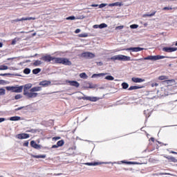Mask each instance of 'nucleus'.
<instances>
[{
  "label": "nucleus",
  "instance_id": "nucleus-1",
  "mask_svg": "<svg viewBox=\"0 0 177 177\" xmlns=\"http://www.w3.org/2000/svg\"><path fill=\"white\" fill-rule=\"evenodd\" d=\"M165 58H169V57H165L164 55H149L146 57L141 58L139 59H135V61L138 60H151V61H156V60H160L161 59H165Z\"/></svg>",
  "mask_w": 177,
  "mask_h": 177
},
{
  "label": "nucleus",
  "instance_id": "nucleus-2",
  "mask_svg": "<svg viewBox=\"0 0 177 177\" xmlns=\"http://www.w3.org/2000/svg\"><path fill=\"white\" fill-rule=\"evenodd\" d=\"M111 60H120L123 62H129V61H131V57L127 55H114L111 57Z\"/></svg>",
  "mask_w": 177,
  "mask_h": 177
},
{
  "label": "nucleus",
  "instance_id": "nucleus-3",
  "mask_svg": "<svg viewBox=\"0 0 177 177\" xmlns=\"http://www.w3.org/2000/svg\"><path fill=\"white\" fill-rule=\"evenodd\" d=\"M6 91H11L12 93H22L23 91V86H20L19 87L15 86H6Z\"/></svg>",
  "mask_w": 177,
  "mask_h": 177
},
{
  "label": "nucleus",
  "instance_id": "nucleus-4",
  "mask_svg": "<svg viewBox=\"0 0 177 177\" xmlns=\"http://www.w3.org/2000/svg\"><path fill=\"white\" fill-rule=\"evenodd\" d=\"M39 94L31 91H24V95L28 99L36 98Z\"/></svg>",
  "mask_w": 177,
  "mask_h": 177
},
{
  "label": "nucleus",
  "instance_id": "nucleus-5",
  "mask_svg": "<svg viewBox=\"0 0 177 177\" xmlns=\"http://www.w3.org/2000/svg\"><path fill=\"white\" fill-rule=\"evenodd\" d=\"M55 58V57H52L50 55H46L42 56L41 58H40V59H41L44 62H53Z\"/></svg>",
  "mask_w": 177,
  "mask_h": 177
},
{
  "label": "nucleus",
  "instance_id": "nucleus-6",
  "mask_svg": "<svg viewBox=\"0 0 177 177\" xmlns=\"http://www.w3.org/2000/svg\"><path fill=\"white\" fill-rule=\"evenodd\" d=\"M78 100H87L90 102H95L98 100V98L96 97L83 96L82 97H78Z\"/></svg>",
  "mask_w": 177,
  "mask_h": 177
},
{
  "label": "nucleus",
  "instance_id": "nucleus-7",
  "mask_svg": "<svg viewBox=\"0 0 177 177\" xmlns=\"http://www.w3.org/2000/svg\"><path fill=\"white\" fill-rule=\"evenodd\" d=\"M82 57L88 59H93L94 57H95V55L92 53L85 52L82 53Z\"/></svg>",
  "mask_w": 177,
  "mask_h": 177
},
{
  "label": "nucleus",
  "instance_id": "nucleus-8",
  "mask_svg": "<svg viewBox=\"0 0 177 177\" xmlns=\"http://www.w3.org/2000/svg\"><path fill=\"white\" fill-rule=\"evenodd\" d=\"M177 50V47H163L162 51L166 53H172Z\"/></svg>",
  "mask_w": 177,
  "mask_h": 177
},
{
  "label": "nucleus",
  "instance_id": "nucleus-9",
  "mask_svg": "<svg viewBox=\"0 0 177 177\" xmlns=\"http://www.w3.org/2000/svg\"><path fill=\"white\" fill-rule=\"evenodd\" d=\"M29 138H30L29 134L25 133H19L18 135H17V138H18L19 140H25Z\"/></svg>",
  "mask_w": 177,
  "mask_h": 177
},
{
  "label": "nucleus",
  "instance_id": "nucleus-10",
  "mask_svg": "<svg viewBox=\"0 0 177 177\" xmlns=\"http://www.w3.org/2000/svg\"><path fill=\"white\" fill-rule=\"evenodd\" d=\"M143 50L144 48L141 47H131L129 48L125 49V50H132V52H140Z\"/></svg>",
  "mask_w": 177,
  "mask_h": 177
},
{
  "label": "nucleus",
  "instance_id": "nucleus-11",
  "mask_svg": "<svg viewBox=\"0 0 177 177\" xmlns=\"http://www.w3.org/2000/svg\"><path fill=\"white\" fill-rule=\"evenodd\" d=\"M30 146L35 149H41V145H37L35 141H30Z\"/></svg>",
  "mask_w": 177,
  "mask_h": 177
},
{
  "label": "nucleus",
  "instance_id": "nucleus-12",
  "mask_svg": "<svg viewBox=\"0 0 177 177\" xmlns=\"http://www.w3.org/2000/svg\"><path fill=\"white\" fill-rule=\"evenodd\" d=\"M68 84H70V86H72L75 88H79L80 83L77 81H66Z\"/></svg>",
  "mask_w": 177,
  "mask_h": 177
},
{
  "label": "nucleus",
  "instance_id": "nucleus-13",
  "mask_svg": "<svg viewBox=\"0 0 177 177\" xmlns=\"http://www.w3.org/2000/svg\"><path fill=\"white\" fill-rule=\"evenodd\" d=\"M66 57H55L53 61L56 64H61Z\"/></svg>",
  "mask_w": 177,
  "mask_h": 177
},
{
  "label": "nucleus",
  "instance_id": "nucleus-14",
  "mask_svg": "<svg viewBox=\"0 0 177 177\" xmlns=\"http://www.w3.org/2000/svg\"><path fill=\"white\" fill-rule=\"evenodd\" d=\"M131 81L134 83H141L145 82V80L139 77H132Z\"/></svg>",
  "mask_w": 177,
  "mask_h": 177
},
{
  "label": "nucleus",
  "instance_id": "nucleus-15",
  "mask_svg": "<svg viewBox=\"0 0 177 177\" xmlns=\"http://www.w3.org/2000/svg\"><path fill=\"white\" fill-rule=\"evenodd\" d=\"M60 64L64 66H72V62L67 58H65V59H64Z\"/></svg>",
  "mask_w": 177,
  "mask_h": 177
},
{
  "label": "nucleus",
  "instance_id": "nucleus-16",
  "mask_svg": "<svg viewBox=\"0 0 177 177\" xmlns=\"http://www.w3.org/2000/svg\"><path fill=\"white\" fill-rule=\"evenodd\" d=\"M41 91V86H35V87H32V88H30L28 91L35 93V92H39Z\"/></svg>",
  "mask_w": 177,
  "mask_h": 177
},
{
  "label": "nucleus",
  "instance_id": "nucleus-17",
  "mask_svg": "<svg viewBox=\"0 0 177 177\" xmlns=\"http://www.w3.org/2000/svg\"><path fill=\"white\" fill-rule=\"evenodd\" d=\"M66 154L68 156H74L75 155L74 148H68V149L66 150Z\"/></svg>",
  "mask_w": 177,
  "mask_h": 177
},
{
  "label": "nucleus",
  "instance_id": "nucleus-18",
  "mask_svg": "<svg viewBox=\"0 0 177 177\" xmlns=\"http://www.w3.org/2000/svg\"><path fill=\"white\" fill-rule=\"evenodd\" d=\"M144 88V86H131L128 88V91H133L137 89H141Z\"/></svg>",
  "mask_w": 177,
  "mask_h": 177
},
{
  "label": "nucleus",
  "instance_id": "nucleus-19",
  "mask_svg": "<svg viewBox=\"0 0 177 177\" xmlns=\"http://www.w3.org/2000/svg\"><path fill=\"white\" fill-rule=\"evenodd\" d=\"M50 84V81H41L39 83V86H48Z\"/></svg>",
  "mask_w": 177,
  "mask_h": 177
},
{
  "label": "nucleus",
  "instance_id": "nucleus-20",
  "mask_svg": "<svg viewBox=\"0 0 177 177\" xmlns=\"http://www.w3.org/2000/svg\"><path fill=\"white\" fill-rule=\"evenodd\" d=\"M41 64H42V62L41 61H39V60H36L32 63V66L35 67L41 66Z\"/></svg>",
  "mask_w": 177,
  "mask_h": 177
},
{
  "label": "nucleus",
  "instance_id": "nucleus-21",
  "mask_svg": "<svg viewBox=\"0 0 177 177\" xmlns=\"http://www.w3.org/2000/svg\"><path fill=\"white\" fill-rule=\"evenodd\" d=\"M33 158H42L44 159L46 158V155H32Z\"/></svg>",
  "mask_w": 177,
  "mask_h": 177
},
{
  "label": "nucleus",
  "instance_id": "nucleus-22",
  "mask_svg": "<svg viewBox=\"0 0 177 177\" xmlns=\"http://www.w3.org/2000/svg\"><path fill=\"white\" fill-rule=\"evenodd\" d=\"M21 21L28 20H36V17H22L20 19Z\"/></svg>",
  "mask_w": 177,
  "mask_h": 177
},
{
  "label": "nucleus",
  "instance_id": "nucleus-23",
  "mask_svg": "<svg viewBox=\"0 0 177 177\" xmlns=\"http://www.w3.org/2000/svg\"><path fill=\"white\" fill-rule=\"evenodd\" d=\"M85 165H88V166H97L99 165H101V163L95 162H87V163H85Z\"/></svg>",
  "mask_w": 177,
  "mask_h": 177
},
{
  "label": "nucleus",
  "instance_id": "nucleus-24",
  "mask_svg": "<svg viewBox=\"0 0 177 177\" xmlns=\"http://www.w3.org/2000/svg\"><path fill=\"white\" fill-rule=\"evenodd\" d=\"M167 159L168 160H169V162H171L173 163H177V159L174 156H170L169 158H167Z\"/></svg>",
  "mask_w": 177,
  "mask_h": 177
},
{
  "label": "nucleus",
  "instance_id": "nucleus-25",
  "mask_svg": "<svg viewBox=\"0 0 177 177\" xmlns=\"http://www.w3.org/2000/svg\"><path fill=\"white\" fill-rule=\"evenodd\" d=\"M158 80H160V81H164V80H169V77L168 76H165V75H161V76L158 77Z\"/></svg>",
  "mask_w": 177,
  "mask_h": 177
},
{
  "label": "nucleus",
  "instance_id": "nucleus-26",
  "mask_svg": "<svg viewBox=\"0 0 177 177\" xmlns=\"http://www.w3.org/2000/svg\"><path fill=\"white\" fill-rule=\"evenodd\" d=\"M21 118L19 116H13L10 118V121H19Z\"/></svg>",
  "mask_w": 177,
  "mask_h": 177
},
{
  "label": "nucleus",
  "instance_id": "nucleus-27",
  "mask_svg": "<svg viewBox=\"0 0 177 177\" xmlns=\"http://www.w3.org/2000/svg\"><path fill=\"white\" fill-rule=\"evenodd\" d=\"M156 12H157L156 11H154V12H151V14L144 15L143 17H152L153 15H156Z\"/></svg>",
  "mask_w": 177,
  "mask_h": 177
},
{
  "label": "nucleus",
  "instance_id": "nucleus-28",
  "mask_svg": "<svg viewBox=\"0 0 177 177\" xmlns=\"http://www.w3.org/2000/svg\"><path fill=\"white\" fill-rule=\"evenodd\" d=\"M32 87L31 84H26L25 85V87L24 88V92L25 91H29L28 89H30Z\"/></svg>",
  "mask_w": 177,
  "mask_h": 177
},
{
  "label": "nucleus",
  "instance_id": "nucleus-29",
  "mask_svg": "<svg viewBox=\"0 0 177 177\" xmlns=\"http://www.w3.org/2000/svg\"><path fill=\"white\" fill-rule=\"evenodd\" d=\"M41 73V68H35L32 70V74L37 75Z\"/></svg>",
  "mask_w": 177,
  "mask_h": 177
},
{
  "label": "nucleus",
  "instance_id": "nucleus-30",
  "mask_svg": "<svg viewBox=\"0 0 177 177\" xmlns=\"http://www.w3.org/2000/svg\"><path fill=\"white\" fill-rule=\"evenodd\" d=\"M30 73H31V69L28 68H26L25 69H24V74L28 75Z\"/></svg>",
  "mask_w": 177,
  "mask_h": 177
},
{
  "label": "nucleus",
  "instance_id": "nucleus-31",
  "mask_svg": "<svg viewBox=\"0 0 177 177\" xmlns=\"http://www.w3.org/2000/svg\"><path fill=\"white\" fill-rule=\"evenodd\" d=\"M56 145L62 147L63 145H64V140H61L57 142V145Z\"/></svg>",
  "mask_w": 177,
  "mask_h": 177
},
{
  "label": "nucleus",
  "instance_id": "nucleus-32",
  "mask_svg": "<svg viewBox=\"0 0 177 177\" xmlns=\"http://www.w3.org/2000/svg\"><path fill=\"white\" fill-rule=\"evenodd\" d=\"M8 69V66L1 65L0 66V71H6Z\"/></svg>",
  "mask_w": 177,
  "mask_h": 177
},
{
  "label": "nucleus",
  "instance_id": "nucleus-33",
  "mask_svg": "<svg viewBox=\"0 0 177 177\" xmlns=\"http://www.w3.org/2000/svg\"><path fill=\"white\" fill-rule=\"evenodd\" d=\"M105 79L108 81H113L114 80V77L111 75L106 76Z\"/></svg>",
  "mask_w": 177,
  "mask_h": 177
},
{
  "label": "nucleus",
  "instance_id": "nucleus-34",
  "mask_svg": "<svg viewBox=\"0 0 177 177\" xmlns=\"http://www.w3.org/2000/svg\"><path fill=\"white\" fill-rule=\"evenodd\" d=\"M80 77L83 78V79H86L87 75H86V73H82L80 74Z\"/></svg>",
  "mask_w": 177,
  "mask_h": 177
},
{
  "label": "nucleus",
  "instance_id": "nucleus-35",
  "mask_svg": "<svg viewBox=\"0 0 177 177\" xmlns=\"http://www.w3.org/2000/svg\"><path fill=\"white\" fill-rule=\"evenodd\" d=\"M104 75H105V74H104V73L93 74V75H92V77H102Z\"/></svg>",
  "mask_w": 177,
  "mask_h": 177
},
{
  "label": "nucleus",
  "instance_id": "nucleus-36",
  "mask_svg": "<svg viewBox=\"0 0 177 177\" xmlns=\"http://www.w3.org/2000/svg\"><path fill=\"white\" fill-rule=\"evenodd\" d=\"M122 88L127 89L129 88V84L127 83H122Z\"/></svg>",
  "mask_w": 177,
  "mask_h": 177
},
{
  "label": "nucleus",
  "instance_id": "nucleus-37",
  "mask_svg": "<svg viewBox=\"0 0 177 177\" xmlns=\"http://www.w3.org/2000/svg\"><path fill=\"white\" fill-rule=\"evenodd\" d=\"M107 28V24H101L99 25V28L102 29V28Z\"/></svg>",
  "mask_w": 177,
  "mask_h": 177
},
{
  "label": "nucleus",
  "instance_id": "nucleus-38",
  "mask_svg": "<svg viewBox=\"0 0 177 177\" xmlns=\"http://www.w3.org/2000/svg\"><path fill=\"white\" fill-rule=\"evenodd\" d=\"M95 88H96V86L91 83H90L88 87H87V88H89V89H94Z\"/></svg>",
  "mask_w": 177,
  "mask_h": 177
},
{
  "label": "nucleus",
  "instance_id": "nucleus-39",
  "mask_svg": "<svg viewBox=\"0 0 177 177\" xmlns=\"http://www.w3.org/2000/svg\"><path fill=\"white\" fill-rule=\"evenodd\" d=\"M6 94V89L0 88V96L4 95Z\"/></svg>",
  "mask_w": 177,
  "mask_h": 177
},
{
  "label": "nucleus",
  "instance_id": "nucleus-40",
  "mask_svg": "<svg viewBox=\"0 0 177 177\" xmlns=\"http://www.w3.org/2000/svg\"><path fill=\"white\" fill-rule=\"evenodd\" d=\"M21 98H22V95H21V94H17V95H15V100H19V99H21Z\"/></svg>",
  "mask_w": 177,
  "mask_h": 177
},
{
  "label": "nucleus",
  "instance_id": "nucleus-41",
  "mask_svg": "<svg viewBox=\"0 0 177 177\" xmlns=\"http://www.w3.org/2000/svg\"><path fill=\"white\" fill-rule=\"evenodd\" d=\"M173 9L171 7H165L162 8V10H172Z\"/></svg>",
  "mask_w": 177,
  "mask_h": 177
},
{
  "label": "nucleus",
  "instance_id": "nucleus-42",
  "mask_svg": "<svg viewBox=\"0 0 177 177\" xmlns=\"http://www.w3.org/2000/svg\"><path fill=\"white\" fill-rule=\"evenodd\" d=\"M138 28V25L137 24H133L131 26H130V28H132V29H135V28Z\"/></svg>",
  "mask_w": 177,
  "mask_h": 177
},
{
  "label": "nucleus",
  "instance_id": "nucleus-43",
  "mask_svg": "<svg viewBox=\"0 0 177 177\" xmlns=\"http://www.w3.org/2000/svg\"><path fill=\"white\" fill-rule=\"evenodd\" d=\"M66 20H75V17L74 16H71V17H66Z\"/></svg>",
  "mask_w": 177,
  "mask_h": 177
},
{
  "label": "nucleus",
  "instance_id": "nucleus-44",
  "mask_svg": "<svg viewBox=\"0 0 177 177\" xmlns=\"http://www.w3.org/2000/svg\"><path fill=\"white\" fill-rule=\"evenodd\" d=\"M124 28V26H118L115 27V30H122Z\"/></svg>",
  "mask_w": 177,
  "mask_h": 177
},
{
  "label": "nucleus",
  "instance_id": "nucleus-45",
  "mask_svg": "<svg viewBox=\"0 0 177 177\" xmlns=\"http://www.w3.org/2000/svg\"><path fill=\"white\" fill-rule=\"evenodd\" d=\"M113 3H115V6H122V3L121 2H115Z\"/></svg>",
  "mask_w": 177,
  "mask_h": 177
},
{
  "label": "nucleus",
  "instance_id": "nucleus-46",
  "mask_svg": "<svg viewBox=\"0 0 177 177\" xmlns=\"http://www.w3.org/2000/svg\"><path fill=\"white\" fill-rule=\"evenodd\" d=\"M106 3H101V4H100V6H99V8L100 9H101V8H103L104 7H105L106 6Z\"/></svg>",
  "mask_w": 177,
  "mask_h": 177
},
{
  "label": "nucleus",
  "instance_id": "nucleus-47",
  "mask_svg": "<svg viewBox=\"0 0 177 177\" xmlns=\"http://www.w3.org/2000/svg\"><path fill=\"white\" fill-rule=\"evenodd\" d=\"M6 84V82L3 80H0V85H4Z\"/></svg>",
  "mask_w": 177,
  "mask_h": 177
},
{
  "label": "nucleus",
  "instance_id": "nucleus-48",
  "mask_svg": "<svg viewBox=\"0 0 177 177\" xmlns=\"http://www.w3.org/2000/svg\"><path fill=\"white\" fill-rule=\"evenodd\" d=\"M151 87L153 88V87H157L158 86V83H153L151 84Z\"/></svg>",
  "mask_w": 177,
  "mask_h": 177
},
{
  "label": "nucleus",
  "instance_id": "nucleus-49",
  "mask_svg": "<svg viewBox=\"0 0 177 177\" xmlns=\"http://www.w3.org/2000/svg\"><path fill=\"white\" fill-rule=\"evenodd\" d=\"M24 147H27L28 146H29V142L28 141H26L24 144H23Z\"/></svg>",
  "mask_w": 177,
  "mask_h": 177
},
{
  "label": "nucleus",
  "instance_id": "nucleus-50",
  "mask_svg": "<svg viewBox=\"0 0 177 177\" xmlns=\"http://www.w3.org/2000/svg\"><path fill=\"white\" fill-rule=\"evenodd\" d=\"M17 41L16 40V38H15V39H13V40H12L11 44H12V45H15Z\"/></svg>",
  "mask_w": 177,
  "mask_h": 177
},
{
  "label": "nucleus",
  "instance_id": "nucleus-51",
  "mask_svg": "<svg viewBox=\"0 0 177 177\" xmlns=\"http://www.w3.org/2000/svg\"><path fill=\"white\" fill-rule=\"evenodd\" d=\"M80 37H87V34L84 33V34H80Z\"/></svg>",
  "mask_w": 177,
  "mask_h": 177
},
{
  "label": "nucleus",
  "instance_id": "nucleus-52",
  "mask_svg": "<svg viewBox=\"0 0 177 177\" xmlns=\"http://www.w3.org/2000/svg\"><path fill=\"white\" fill-rule=\"evenodd\" d=\"M61 146H58L57 145H53L52 146V149H55V148H58V147H60Z\"/></svg>",
  "mask_w": 177,
  "mask_h": 177
},
{
  "label": "nucleus",
  "instance_id": "nucleus-53",
  "mask_svg": "<svg viewBox=\"0 0 177 177\" xmlns=\"http://www.w3.org/2000/svg\"><path fill=\"white\" fill-rule=\"evenodd\" d=\"M80 32H81V30L80 29H77L75 30V34H79Z\"/></svg>",
  "mask_w": 177,
  "mask_h": 177
},
{
  "label": "nucleus",
  "instance_id": "nucleus-54",
  "mask_svg": "<svg viewBox=\"0 0 177 177\" xmlns=\"http://www.w3.org/2000/svg\"><path fill=\"white\" fill-rule=\"evenodd\" d=\"M172 80H166L165 81H164V82H166V84H169V82H171Z\"/></svg>",
  "mask_w": 177,
  "mask_h": 177
},
{
  "label": "nucleus",
  "instance_id": "nucleus-55",
  "mask_svg": "<svg viewBox=\"0 0 177 177\" xmlns=\"http://www.w3.org/2000/svg\"><path fill=\"white\" fill-rule=\"evenodd\" d=\"M4 121H6V118H0V123H1V122H3Z\"/></svg>",
  "mask_w": 177,
  "mask_h": 177
},
{
  "label": "nucleus",
  "instance_id": "nucleus-56",
  "mask_svg": "<svg viewBox=\"0 0 177 177\" xmlns=\"http://www.w3.org/2000/svg\"><path fill=\"white\" fill-rule=\"evenodd\" d=\"M21 21L20 19H16L13 20V22H19Z\"/></svg>",
  "mask_w": 177,
  "mask_h": 177
},
{
  "label": "nucleus",
  "instance_id": "nucleus-57",
  "mask_svg": "<svg viewBox=\"0 0 177 177\" xmlns=\"http://www.w3.org/2000/svg\"><path fill=\"white\" fill-rule=\"evenodd\" d=\"M24 108V106L17 108L16 111H19L21 109H23Z\"/></svg>",
  "mask_w": 177,
  "mask_h": 177
},
{
  "label": "nucleus",
  "instance_id": "nucleus-58",
  "mask_svg": "<svg viewBox=\"0 0 177 177\" xmlns=\"http://www.w3.org/2000/svg\"><path fill=\"white\" fill-rule=\"evenodd\" d=\"M49 123H50V126L53 125V120H49Z\"/></svg>",
  "mask_w": 177,
  "mask_h": 177
},
{
  "label": "nucleus",
  "instance_id": "nucleus-59",
  "mask_svg": "<svg viewBox=\"0 0 177 177\" xmlns=\"http://www.w3.org/2000/svg\"><path fill=\"white\" fill-rule=\"evenodd\" d=\"M149 140H151V142H155V138H149Z\"/></svg>",
  "mask_w": 177,
  "mask_h": 177
},
{
  "label": "nucleus",
  "instance_id": "nucleus-60",
  "mask_svg": "<svg viewBox=\"0 0 177 177\" xmlns=\"http://www.w3.org/2000/svg\"><path fill=\"white\" fill-rule=\"evenodd\" d=\"M91 7H98V5L97 4H92Z\"/></svg>",
  "mask_w": 177,
  "mask_h": 177
},
{
  "label": "nucleus",
  "instance_id": "nucleus-61",
  "mask_svg": "<svg viewBox=\"0 0 177 177\" xmlns=\"http://www.w3.org/2000/svg\"><path fill=\"white\" fill-rule=\"evenodd\" d=\"M93 28H98V26L97 25H94Z\"/></svg>",
  "mask_w": 177,
  "mask_h": 177
},
{
  "label": "nucleus",
  "instance_id": "nucleus-62",
  "mask_svg": "<svg viewBox=\"0 0 177 177\" xmlns=\"http://www.w3.org/2000/svg\"><path fill=\"white\" fill-rule=\"evenodd\" d=\"M110 6L114 7V6H115V3H111V4H110Z\"/></svg>",
  "mask_w": 177,
  "mask_h": 177
},
{
  "label": "nucleus",
  "instance_id": "nucleus-63",
  "mask_svg": "<svg viewBox=\"0 0 177 177\" xmlns=\"http://www.w3.org/2000/svg\"><path fill=\"white\" fill-rule=\"evenodd\" d=\"M60 138H61L60 137H56L55 140H60Z\"/></svg>",
  "mask_w": 177,
  "mask_h": 177
},
{
  "label": "nucleus",
  "instance_id": "nucleus-64",
  "mask_svg": "<svg viewBox=\"0 0 177 177\" xmlns=\"http://www.w3.org/2000/svg\"><path fill=\"white\" fill-rule=\"evenodd\" d=\"M3 47V43L0 42V48Z\"/></svg>",
  "mask_w": 177,
  "mask_h": 177
}]
</instances>
